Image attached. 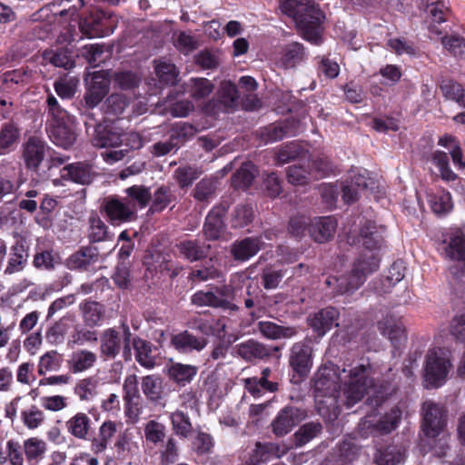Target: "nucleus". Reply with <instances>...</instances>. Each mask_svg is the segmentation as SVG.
Returning a JSON list of instances; mask_svg holds the SVG:
<instances>
[{
    "mask_svg": "<svg viewBox=\"0 0 465 465\" xmlns=\"http://www.w3.org/2000/svg\"><path fill=\"white\" fill-rule=\"evenodd\" d=\"M287 180L293 185H305L311 181L318 180V175L310 169V162L305 164H295L288 167Z\"/></svg>",
    "mask_w": 465,
    "mask_h": 465,
    "instance_id": "ea45409f",
    "label": "nucleus"
},
{
    "mask_svg": "<svg viewBox=\"0 0 465 465\" xmlns=\"http://www.w3.org/2000/svg\"><path fill=\"white\" fill-rule=\"evenodd\" d=\"M122 333L114 328L104 330L100 336V353L105 360H114L122 351L125 361L132 359V332L128 325L122 324Z\"/></svg>",
    "mask_w": 465,
    "mask_h": 465,
    "instance_id": "20e7f679",
    "label": "nucleus"
},
{
    "mask_svg": "<svg viewBox=\"0 0 465 465\" xmlns=\"http://www.w3.org/2000/svg\"><path fill=\"white\" fill-rule=\"evenodd\" d=\"M96 173L91 164L87 163H71L63 168V178L80 184H89L94 179Z\"/></svg>",
    "mask_w": 465,
    "mask_h": 465,
    "instance_id": "393cba45",
    "label": "nucleus"
},
{
    "mask_svg": "<svg viewBox=\"0 0 465 465\" xmlns=\"http://www.w3.org/2000/svg\"><path fill=\"white\" fill-rule=\"evenodd\" d=\"M142 391L144 396L153 402H157L163 398V380L157 375H147L142 379Z\"/></svg>",
    "mask_w": 465,
    "mask_h": 465,
    "instance_id": "c03bdc74",
    "label": "nucleus"
},
{
    "mask_svg": "<svg viewBox=\"0 0 465 465\" xmlns=\"http://www.w3.org/2000/svg\"><path fill=\"white\" fill-rule=\"evenodd\" d=\"M88 223V238L90 242H98L111 239L106 224L102 221V219L98 215H91L89 217Z\"/></svg>",
    "mask_w": 465,
    "mask_h": 465,
    "instance_id": "052dcab7",
    "label": "nucleus"
},
{
    "mask_svg": "<svg viewBox=\"0 0 465 465\" xmlns=\"http://www.w3.org/2000/svg\"><path fill=\"white\" fill-rule=\"evenodd\" d=\"M239 97L236 85L231 81H223L215 96L203 104V111L209 115L234 111L238 107Z\"/></svg>",
    "mask_w": 465,
    "mask_h": 465,
    "instance_id": "423d86ee",
    "label": "nucleus"
},
{
    "mask_svg": "<svg viewBox=\"0 0 465 465\" xmlns=\"http://www.w3.org/2000/svg\"><path fill=\"white\" fill-rule=\"evenodd\" d=\"M358 454V447L350 440H344L334 450L335 465H349L357 458Z\"/></svg>",
    "mask_w": 465,
    "mask_h": 465,
    "instance_id": "13d9d810",
    "label": "nucleus"
},
{
    "mask_svg": "<svg viewBox=\"0 0 465 465\" xmlns=\"http://www.w3.org/2000/svg\"><path fill=\"white\" fill-rule=\"evenodd\" d=\"M68 432L79 440H86L91 429V419L84 412H77L66 421Z\"/></svg>",
    "mask_w": 465,
    "mask_h": 465,
    "instance_id": "e433bc0d",
    "label": "nucleus"
},
{
    "mask_svg": "<svg viewBox=\"0 0 465 465\" xmlns=\"http://www.w3.org/2000/svg\"><path fill=\"white\" fill-rule=\"evenodd\" d=\"M213 294L219 301H221V302H223V305L218 306V308L230 312H236L239 310V307L232 302L236 296V289L232 283L215 287Z\"/></svg>",
    "mask_w": 465,
    "mask_h": 465,
    "instance_id": "603ef678",
    "label": "nucleus"
},
{
    "mask_svg": "<svg viewBox=\"0 0 465 465\" xmlns=\"http://www.w3.org/2000/svg\"><path fill=\"white\" fill-rule=\"evenodd\" d=\"M341 376L339 366L333 363L322 365L313 377V392L316 399L328 398L330 404H336L340 391V382L344 383L342 391L343 402L347 408L354 406L361 401L369 388L373 385L371 379V366L369 363H357L344 366Z\"/></svg>",
    "mask_w": 465,
    "mask_h": 465,
    "instance_id": "f257e3e1",
    "label": "nucleus"
},
{
    "mask_svg": "<svg viewBox=\"0 0 465 465\" xmlns=\"http://www.w3.org/2000/svg\"><path fill=\"white\" fill-rule=\"evenodd\" d=\"M103 17V14L96 13L82 19L79 23L80 31L88 38L104 36L103 30L101 28Z\"/></svg>",
    "mask_w": 465,
    "mask_h": 465,
    "instance_id": "6e6d98bb",
    "label": "nucleus"
},
{
    "mask_svg": "<svg viewBox=\"0 0 465 465\" xmlns=\"http://www.w3.org/2000/svg\"><path fill=\"white\" fill-rule=\"evenodd\" d=\"M97 355L88 350H78L72 353L67 361L69 370L74 373L85 371L95 364Z\"/></svg>",
    "mask_w": 465,
    "mask_h": 465,
    "instance_id": "2f4dec72",
    "label": "nucleus"
},
{
    "mask_svg": "<svg viewBox=\"0 0 465 465\" xmlns=\"http://www.w3.org/2000/svg\"><path fill=\"white\" fill-rule=\"evenodd\" d=\"M406 266L404 262L401 260H398L394 262L389 271L386 277L381 281V287L379 290L380 292H388L391 288L394 286L396 283L401 282L405 276Z\"/></svg>",
    "mask_w": 465,
    "mask_h": 465,
    "instance_id": "864d4df0",
    "label": "nucleus"
},
{
    "mask_svg": "<svg viewBox=\"0 0 465 465\" xmlns=\"http://www.w3.org/2000/svg\"><path fill=\"white\" fill-rule=\"evenodd\" d=\"M261 243L258 238L253 237L235 241L231 246V253L235 261L245 262L261 250Z\"/></svg>",
    "mask_w": 465,
    "mask_h": 465,
    "instance_id": "cd10ccee",
    "label": "nucleus"
},
{
    "mask_svg": "<svg viewBox=\"0 0 465 465\" xmlns=\"http://www.w3.org/2000/svg\"><path fill=\"white\" fill-rule=\"evenodd\" d=\"M380 258L372 252H362L353 262L351 270L340 277H328L325 283L336 294L351 295L360 289L368 276L378 271Z\"/></svg>",
    "mask_w": 465,
    "mask_h": 465,
    "instance_id": "f03ea898",
    "label": "nucleus"
},
{
    "mask_svg": "<svg viewBox=\"0 0 465 465\" xmlns=\"http://www.w3.org/2000/svg\"><path fill=\"white\" fill-rule=\"evenodd\" d=\"M422 430L428 437L440 435L447 423V411L443 405L428 400L421 407Z\"/></svg>",
    "mask_w": 465,
    "mask_h": 465,
    "instance_id": "0eeeda50",
    "label": "nucleus"
},
{
    "mask_svg": "<svg viewBox=\"0 0 465 465\" xmlns=\"http://www.w3.org/2000/svg\"><path fill=\"white\" fill-rule=\"evenodd\" d=\"M381 333L386 336L394 346L405 340V330L401 321L392 315H386L378 322Z\"/></svg>",
    "mask_w": 465,
    "mask_h": 465,
    "instance_id": "5701e85b",
    "label": "nucleus"
},
{
    "mask_svg": "<svg viewBox=\"0 0 465 465\" xmlns=\"http://www.w3.org/2000/svg\"><path fill=\"white\" fill-rule=\"evenodd\" d=\"M128 203H132L136 211L137 207L140 209L145 208L151 201L152 192L149 187L144 185H133L124 190Z\"/></svg>",
    "mask_w": 465,
    "mask_h": 465,
    "instance_id": "a19ab883",
    "label": "nucleus"
},
{
    "mask_svg": "<svg viewBox=\"0 0 465 465\" xmlns=\"http://www.w3.org/2000/svg\"><path fill=\"white\" fill-rule=\"evenodd\" d=\"M173 432L183 438H188L193 432L190 418L182 411H175L170 415Z\"/></svg>",
    "mask_w": 465,
    "mask_h": 465,
    "instance_id": "bf43d9fd",
    "label": "nucleus"
},
{
    "mask_svg": "<svg viewBox=\"0 0 465 465\" xmlns=\"http://www.w3.org/2000/svg\"><path fill=\"white\" fill-rule=\"evenodd\" d=\"M98 379L94 376L80 380L74 386V391L82 401H91L97 394Z\"/></svg>",
    "mask_w": 465,
    "mask_h": 465,
    "instance_id": "4d7b16f0",
    "label": "nucleus"
},
{
    "mask_svg": "<svg viewBox=\"0 0 465 465\" xmlns=\"http://www.w3.org/2000/svg\"><path fill=\"white\" fill-rule=\"evenodd\" d=\"M171 345L181 353H191L193 351H201L208 344V341L203 337H197L188 331H183L173 334L171 337Z\"/></svg>",
    "mask_w": 465,
    "mask_h": 465,
    "instance_id": "a211bd4d",
    "label": "nucleus"
},
{
    "mask_svg": "<svg viewBox=\"0 0 465 465\" xmlns=\"http://www.w3.org/2000/svg\"><path fill=\"white\" fill-rule=\"evenodd\" d=\"M406 450L402 446L389 445L377 450L374 461L378 465H397L405 458Z\"/></svg>",
    "mask_w": 465,
    "mask_h": 465,
    "instance_id": "c9c22d12",
    "label": "nucleus"
},
{
    "mask_svg": "<svg viewBox=\"0 0 465 465\" xmlns=\"http://www.w3.org/2000/svg\"><path fill=\"white\" fill-rule=\"evenodd\" d=\"M100 261V253L94 246H84L71 254L66 260V267L70 270H88Z\"/></svg>",
    "mask_w": 465,
    "mask_h": 465,
    "instance_id": "6ab92c4d",
    "label": "nucleus"
},
{
    "mask_svg": "<svg viewBox=\"0 0 465 465\" xmlns=\"http://www.w3.org/2000/svg\"><path fill=\"white\" fill-rule=\"evenodd\" d=\"M257 174L255 166L251 163H244L232 177V184L235 189H247Z\"/></svg>",
    "mask_w": 465,
    "mask_h": 465,
    "instance_id": "49530a36",
    "label": "nucleus"
},
{
    "mask_svg": "<svg viewBox=\"0 0 465 465\" xmlns=\"http://www.w3.org/2000/svg\"><path fill=\"white\" fill-rule=\"evenodd\" d=\"M272 371L271 368L266 367L262 371L261 377H252L244 380V387L250 394L255 398H259L262 395V391L271 393L277 392L280 389L279 382L272 379Z\"/></svg>",
    "mask_w": 465,
    "mask_h": 465,
    "instance_id": "2eb2a0df",
    "label": "nucleus"
},
{
    "mask_svg": "<svg viewBox=\"0 0 465 465\" xmlns=\"http://www.w3.org/2000/svg\"><path fill=\"white\" fill-rule=\"evenodd\" d=\"M182 86L183 93H188L194 100L208 96L214 88L213 83L206 78H190Z\"/></svg>",
    "mask_w": 465,
    "mask_h": 465,
    "instance_id": "4c0bfd02",
    "label": "nucleus"
},
{
    "mask_svg": "<svg viewBox=\"0 0 465 465\" xmlns=\"http://www.w3.org/2000/svg\"><path fill=\"white\" fill-rule=\"evenodd\" d=\"M429 203L432 212L437 215L447 214L453 207L451 195L450 193L445 191L430 195Z\"/></svg>",
    "mask_w": 465,
    "mask_h": 465,
    "instance_id": "e2e57ef3",
    "label": "nucleus"
},
{
    "mask_svg": "<svg viewBox=\"0 0 465 465\" xmlns=\"http://www.w3.org/2000/svg\"><path fill=\"white\" fill-rule=\"evenodd\" d=\"M322 431V425L318 421H311L302 425L294 433L295 445L302 447L313 439L317 438Z\"/></svg>",
    "mask_w": 465,
    "mask_h": 465,
    "instance_id": "de8ad7c7",
    "label": "nucleus"
},
{
    "mask_svg": "<svg viewBox=\"0 0 465 465\" xmlns=\"http://www.w3.org/2000/svg\"><path fill=\"white\" fill-rule=\"evenodd\" d=\"M281 11L292 17L305 39L317 43L318 28L325 16L312 0H281Z\"/></svg>",
    "mask_w": 465,
    "mask_h": 465,
    "instance_id": "7ed1b4c3",
    "label": "nucleus"
},
{
    "mask_svg": "<svg viewBox=\"0 0 465 465\" xmlns=\"http://www.w3.org/2000/svg\"><path fill=\"white\" fill-rule=\"evenodd\" d=\"M49 151L46 143L35 136L29 137L22 146V157L26 168L37 171Z\"/></svg>",
    "mask_w": 465,
    "mask_h": 465,
    "instance_id": "ddd939ff",
    "label": "nucleus"
},
{
    "mask_svg": "<svg viewBox=\"0 0 465 465\" xmlns=\"http://www.w3.org/2000/svg\"><path fill=\"white\" fill-rule=\"evenodd\" d=\"M25 460L28 465H37L47 452V443L39 437L25 439L22 444Z\"/></svg>",
    "mask_w": 465,
    "mask_h": 465,
    "instance_id": "a878e982",
    "label": "nucleus"
},
{
    "mask_svg": "<svg viewBox=\"0 0 465 465\" xmlns=\"http://www.w3.org/2000/svg\"><path fill=\"white\" fill-rule=\"evenodd\" d=\"M305 160L308 158V153L299 144L290 143L282 146L276 156L277 164L282 165L295 159Z\"/></svg>",
    "mask_w": 465,
    "mask_h": 465,
    "instance_id": "5fc2aeb1",
    "label": "nucleus"
},
{
    "mask_svg": "<svg viewBox=\"0 0 465 465\" xmlns=\"http://www.w3.org/2000/svg\"><path fill=\"white\" fill-rule=\"evenodd\" d=\"M25 461L22 444L17 440H8L5 450H0V465H25Z\"/></svg>",
    "mask_w": 465,
    "mask_h": 465,
    "instance_id": "473e14b6",
    "label": "nucleus"
},
{
    "mask_svg": "<svg viewBox=\"0 0 465 465\" xmlns=\"http://www.w3.org/2000/svg\"><path fill=\"white\" fill-rule=\"evenodd\" d=\"M46 132L52 142L64 149H68L76 141L74 129L68 125L67 121L56 124H45Z\"/></svg>",
    "mask_w": 465,
    "mask_h": 465,
    "instance_id": "412c9836",
    "label": "nucleus"
},
{
    "mask_svg": "<svg viewBox=\"0 0 465 465\" xmlns=\"http://www.w3.org/2000/svg\"><path fill=\"white\" fill-rule=\"evenodd\" d=\"M452 367L450 358L441 349L429 350L425 358L424 378L432 387L445 383Z\"/></svg>",
    "mask_w": 465,
    "mask_h": 465,
    "instance_id": "39448f33",
    "label": "nucleus"
},
{
    "mask_svg": "<svg viewBox=\"0 0 465 465\" xmlns=\"http://www.w3.org/2000/svg\"><path fill=\"white\" fill-rule=\"evenodd\" d=\"M154 70L159 81L167 85H173L178 81L179 71L173 64L154 62Z\"/></svg>",
    "mask_w": 465,
    "mask_h": 465,
    "instance_id": "0e129e2a",
    "label": "nucleus"
},
{
    "mask_svg": "<svg viewBox=\"0 0 465 465\" xmlns=\"http://www.w3.org/2000/svg\"><path fill=\"white\" fill-rule=\"evenodd\" d=\"M401 418V411L398 408H392L382 416L380 420L372 425L370 420H364L360 423V431L362 437L371 435L388 434L398 427Z\"/></svg>",
    "mask_w": 465,
    "mask_h": 465,
    "instance_id": "f8f14e48",
    "label": "nucleus"
},
{
    "mask_svg": "<svg viewBox=\"0 0 465 465\" xmlns=\"http://www.w3.org/2000/svg\"><path fill=\"white\" fill-rule=\"evenodd\" d=\"M313 350L307 341L293 343L290 349L288 363L301 378L308 376L313 365Z\"/></svg>",
    "mask_w": 465,
    "mask_h": 465,
    "instance_id": "1a4fd4ad",
    "label": "nucleus"
},
{
    "mask_svg": "<svg viewBox=\"0 0 465 465\" xmlns=\"http://www.w3.org/2000/svg\"><path fill=\"white\" fill-rule=\"evenodd\" d=\"M84 321L86 325L94 327L100 325L104 316V308L94 301H85L80 305Z\"/></svg>",
    "mask_w": 465,
    "mask_h": 465,
    "instance_id": "37998d69",
    "label": "nucleus"
},
{
    "mask_svg": "<svg viewBox=\"0 0 465 465\" xmlns=\"http://www.w3.org/2000/svg\"><path fill=\"white\" fill-rule=\"evenodd\" d=\"M197 133V129L187 123H181L174 125L170 132L171 139L175 142V145L179 148L182 144L193 138Z\"/></svg>",
    "mask_w": 465,
    "mask_h": 465,
    "instance_id": "338daca9",
    "label": "nucleus"
},
{
    "mask_svg": "<svg viewBox=\"0 0 465 465\" xmlns=\"http://www.w3.org/2000/svg\"><path fill=\"white\" fill-rule=\"evenodd\" d=\"M165 372L170 381L179 386H186L191 383L198 373L195 365L184 364L171 360L165 365Z\"/></svg>",
    "mask_w": 465,
    "mask_h": 465,
    "instance_id": "aec40b11",
    "label": "nucleus"
},
{
    "mask_svg": "<svg viewBox=\"0 0 465 465\" xmlns=\"http://www.w3.org/2000/svg\"><path fill=\"white\" fill-rule=\"evenodd\" d=\"M306 417V412L301 408L287 405L281 409L271 423L272 430L277 437L290 433Z\"/></svg>",
    "mask_w": 465,
    "mask_h": 465,
    "instance_id": "9d476101",
    "label": "nucleus"
},
{
    "mask_svg": "<svg viewBox=\"0 0 465 465\" xmlns=\"http://www.w3.org/2000/svg\"><path fill=\"white\" fill-rule=\"evenodd\" d=\"M23 424L29 430L39 428L45 420V415L36 405H31L21 412Z\"/></svg>",
    "mask_w": 465,
    "mask_h": 465,
    "instance_id": "69168bd1",
    "label": "nucleus"
},
{
    "mask_svg": "<svg viewBox=\"0 0 465 465\" xmlns=\"http://www.w3.org/2000/svg\"><path fill=\"white\" fill-rule=\"evenodd\" d=\"M92 143L98 148L116 147L122 143V135L113 126L98 124L95 127Z\"/></svg>",
    "mask_w": 465,
    "mask_h": 465,
    "instance_id": "bb28decb",
    "label": "nucleus"
},
{
    "mask_svg": "<svg viewBox=\"0 0 465 465\" xmlns=\"http://www.w3.org/2000/svg\"><path fill=\"white\" fill-rule=\"evenodd\" d=\"M103 210L113 225H119L135 220L136 213L132 203L124 198L110 196L104 201Z\"/></svg>",
    "mask_w": 465,
    "mask_h": 465,
    "instance_id": "9b49d317",
    "label": "nucleus"
},
{
    "mask_svg": "<svg viewBox=\"0 0 465 465\" xmlns=\"http://www.w3.org/2000/svg\"><path fill=\"white\" fill-rule=\"evenodd\" d=\"M176 196L168 186L162 185L152 193L151 205L149 211L151 213H160L168 206H174Z\"/></svg>",
    "mask_w": 465,
    "mask_h": 465,
    "instance_id": "72a5a7b5",
    "label": "nucleus"
},
{
    "mask_svg": "<svg viewBox=\"0 0 465 465\" xmlns=\"http://www.w3.org/2000/svg\"><path fill=\"white\" fill-rule=\"evenodd\" d=\"M236 353L246 361L264 360L271 356V350L265 344L250 339L235 346Z\"/></svg>",
    "mask_w": 465,
    "mask_h": 465,
    "instance_id": "4be33fe9",
    "label": "nucleus"
},
{
    "mask_svg": "<svg viewBox=\"0 0 465 465\" xmlns=\"http://www.w3.org/2000/svg\"><path fill=\"white\" fill-rule=\"evenodd\" d=\"M337 221L331 216L315 217L309 221V234L316 242H326L335 234Z\"/></svg>",
    "mask_w": 465,
    "mask_h": 465,
    "instance_id": "dca6fc26",
    "label": "nucleus"
},
{
    "mask_svg": "<svg viewBox=\"0 0 465 465\" xmlns=\"http://www.w3.org/2000/svg\"><path fill=\"white\" fill-rule=\"evenodd\" d=\"M340 312L334 307H326L308 317V323L318 337H322L333 326H338Z\"/></svg>",
    "mask_w": 465,
    "mask_h": 465,
    "instance_id": "4468645a",
    "label": "nucleus"
},
{
    "mask_svg": "<svg viewBox=\"0 0 465 465\" xmlns=\"http://www.w3.org/2000/svg\"><path fill=\"white\" fill-rule=\"evenodd\" d=\"M45 103L46 124H56L68 121L67 111L59 104L56 97L52 93H48Z\"/></svg>",
    "mask_w": 465,
    "mask_h": 465,
    "instance_id": "09e8293b",
    "label": "nucleus"
},
{
    "mask_svg": "<svg viewBox=\"0 0 465 465\" xmlns=\"http://www.w3.org/2000/svg\"><path fill=\"white\" fill-rule=\"evenodd\" d=\"M27 259L28 252L25 250L24 244L16 242L11 248V252L6 268L5 270V273L13 274L23 271L27 263Z\"/></svg>",
    "mask_w": 465,
    "mask_h": 465,
    "instance_id": "58836bf2",
    "label": "nucleus"
},
{
    "mask_svg": "<svg viewBox=\"0 0 465 465\" xmlns=\"http://www.w3.org/2000/svg\"><path fill=\"white\" fill-rule=\"evenodd\" d=\"M445 255L450 260L460 262V273L465 272V235L460 231L450 234L448 244L445 247Z\"/></svg>",
    "mask_w": 465,
    "mask_h": 465,
    "instance_id": "b1692460",
    "label": "nucleus"
},
{
    "mask_svg": "<svg viewBox=\"0 0 465 465\" xmlns=\"http://www.w3.org/2000/svg\"><path fill=\"white\" fill-rule=\"evenodd\" d=\"M257 329L268 340L291 339L298 333L293 326H282L269 321L259 322Z\"/></svg>",
    "mask_w": 465,
    "mask_h": 465,
    "instance_id": "c85d7f7f",
    "label": "nucleus"
},
{
    "mask_svg": "<svg viewBox=\"0 0 465 465\" xmlns=\"http://www.w3.org/2000/svg\"><path fill=\"white\" fill-rule=\"evenodd\" d=\"M304 54L302 45L297 42L291 43L282 50V63L286 67H292L303 60Z\"/></svg>",
    "mask_w": 465,
    "mask_h": 465,
    "instance_id": "774afa93",
    "label": "nucleus"
},
{
    "mask_svg": "<svg viewBox=\"0 0 465 465\" xmlns=\"http://www.w3.org/2000/svg\"><path fill=\"white\" fill-rule=\"evenodd\" d=\"M289 126L290 124L288 122L270 124L261 130V139L265 143H273L283 139L289 134H294V133L290 130Z\"/></svg>",
    "mask_w": 465,
    "mask_h": 465,
    "instance_id": "8fccbe9b",
    "label": "nucleus"
},
{
    "mask_svg": "<svg viewBox=\"0 0 465 465\" xmlns=\"http://www.w3.org/2000/svg\"><path fill=\"white\" fill-rule=\"evenodd\" d=\"M129 105V100L123 94L114 93L102 104V111L107 117H118Z\"/></svg>",
    "mask_w": 465,
    "mask_h": 465,
    "instance_id": "79ce46f5",
    "label": "nucleus"
},
{
    "mask_svg": "<svg viewBox=\"0 0 465 465\" xmlns=\"http://www.w3.org/2000/svg\"><path fill=\"white\" fill-rule=\"evenodd\" d=\"M217 182L213 178H203L196 183L193 191V198L201 203H209L216 194Z\"/></svg>",
    "mask_w": 465,
    "mask_h": 465,
    "instance_id": "3c124183",
    "label": "nucleus"
},
{
    "mask_svg": "<svg viewBox=\"0 0 465 465\" xmlns=\"http://www.w3.org/2000/svg\"><path fill=\"white\" fill-rule=\"evenodd\" d=\"M386 228L383 225H377L375 222L366 220L361 223L360 237L362 245L369 251L381 248L384 243V233Z\"/></svg>",
    "mask_w": 465,
    "mask_h": 465,
    "instance_id": "f3484780",
    "label": "nucleus"
},
{
    "mask_svg": "<svg viewBox=\"0 0 465 465\" xmlns=\"http://www.w3.org/2000/svg\"><path fill=\"white\" fill-rule=\"evenodd\" d=\"M116 430V424L114 421H104L100 426L98 434L91 440V451L96 455L104 453Z\"/></svg>",
    "mask_w": 465,
    "mask_h": 465,
    "instance_id": "7c9ffc66",
    "label": "nucleus"
},
{
    "mask_svg": "<svg viewBox=\"0 0 465 465\" xmlns=\"http://www.w3.org/2000/svg\"><path fill=\"white\" fill-rule=\"evenodd\" d=\"M223 221L222 215L212 210L204 223L203 232L208 240H217L223 231Z\"/></svg>",
    "mask_w": 465,
    "mask_h": 465,
    "instance_id": "680f3d73",
    "label": "nucleus"
},
{
    "mask_svg": "<svg viewBox=\"0 0 465 465\" xmlns=\"http://www.w3.org/2000/svg\"><path fill=\"white\" fill-rule=\"evenodd\" d=\"M85 82L84 105L88 108H94L109 93V74L104 70L94 72L85 78Z\"/></svg>",
    "mask_w": 465,
    "mask_h": 465,
    "instance_id": "6e6552de",
    "label": "nucleus"
},
{
    "mask_svg": "<svg viewBox=\"0 0 465 465\" xmlns=\"http://www.w3.org/2000/svg\"><path fill=\"white\" fill-rule=\"evenodd\" d=\"M19 137V130L13 124H5L0 130V155L13 151Z\"/></svg>",
    "mask_w": 465,
    "mask_h": 465,
    "instance_id": "a18cd8bd",
    "label": "nucleus"
},
{
    "mask_svg": "<svg viewBox=\"0 0 465 465\" xmlns=\"http://www.w3.org/2000/svg\"><path fill=\"white\" fill-rule=\"evenodd\" d=\"M131 344L135 351V360L137 362L147 369H152L155 365V359L152 355V343L135 336L131 338Z\"/></svg>",
    "mask_w": 465,
    "mask_h": 465,
    "instance_id": "f704fd0d",
    "label": "nucleus"
},
{
    "mask_svg": "<svg viewBox=\"0 0 465 465\" xmlns=\"http://www.w3.org/2000/svg\"><path fill=\"white\" fill-rule=\"evenodd\" d=\"M181 256L190 262H195L208 255L210 245L199 240H184L176 244Z\"/></svg>",
    "mask_w": 465,
    "mask_h": 465,
    "instance_id": "c756f323",
    "label": "nucleus"
}]
</instances>
